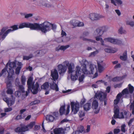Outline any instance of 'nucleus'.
Here are the masks:
<instances>
[{"instance_id": "nucleus-61", "label": "nucleus", "mask_w": 134, "mask_h": 134, "mask_svg": "<svg viewBox=\"0 0 134 134\" xmlns=\"http://www.w3.org/2000/svg\"><path fill=\"white\" fill-rule=\"evenodd\" d=\"M121 67V65L120 64L118 63L114 67L115 69H116L117 68H120Z\"/></svg>"}, {"instance_id": "nucleus-22", "label": "nucleus", "mask_w": 134, "mask_h": 134, "mask_svg": "<svg viewBox=\"0 0 134 134\" xmlns=\"http://www.w3.org/2000/svg\"><path fill=\"white\" fill-rule=\"evenodd\" d=\"M111 3L115 6L121 5L122 4L121 0H110Z\"/></svg>"}, {"instance_id": "nucleus-7", "label": "nucleus", "mask_w": 134, "mask_h": 134, "mask_svg": "<svg viewBox=\"0 0 134 134\" xmlns=\"http://www.w3.org/2000/svg\"><path fill=\"white\" fill-rule=\"evenodd\" d=\"M114 114L113 115V117L115 119H124V118L123 112H121L119 114V109L118 106H114Z\"/></svg>"}, {"instance_id": "nucleus-45", "label": "nucleus", "mask_w": 134, "mask_h": 134, "mask_svg": "<svg viewBox=\"0 0 134 134\" xmlns=\"http://www.w3.org/2000/svg\"><path fill=\"white\" fill-rule=\"evenodd\" d=\"M67 108L66 110V114H65L66 115H68L70 111V105L69 104H68L67 105Z\"/></svg>"}, {"instance_id": "nucleus-35", "label": "nucleus", "mask_w": 134, "mask_h": 134, "mask_svg": "<svg viewBox=\"0 0 134 134\" xmlns=\"http://www.w3.org/2000/svg\"><path fill=\"white\" fill-rule=\"evenodd\" d=\"M98 70L100 72H101L104 70L103 67L99 63H97Z\"/></svg>"}, {"instance_id": "nucleus-46", "label": "nucleus", "mask_w": 134, "mask_h": 134, "mask_svg": "<svg viewBox=\"0 0 134 134\" xmlns=\"http://www.w3.org/2000/svg\"><path fill=\"white\" fill-rule=\"evenodd\" d=\"M84 130V127L82 126H80L79 131L81 133Z\"/></svg>"}, {"instance_id": "nucleus-26", "label": "nucleus", "mask_w": 134, "mask_h": 134, "mask_svg": "<svg viewBox=\"0 0 134 134\" xmlns=\"http://www.w3.org/2000/svg\"><path fill=\"white\" fill-rule=\"evenodd\" d=\"M49 87V84L48 82H45L41 86V89L47 90Z\"/></svg>"}, {"instance_id": "nucleus-10", "label": "nucleus", "mask_w": 134, "mask_h": 134, "mask_svg": "<svg viewBox=\"0 0 134 134\" xmlns=\"http://www.w3.org/2000/svg\"><path fill=\"white\" fill-rule=\"evenodd\" d=\"M107 97L106 93L102 91H97L95 94L94 98L99 99L100 101L103 102L104 98Z\"/></svg>"}, {"instance_id": "nucleus-47", "label": "nucleus", "mask_w": 134, "mask_h": 134, "mask_svg": "<svg viewBox=\"0 0 134 134\" xmlns=\"http://www.w3.org/2000/svg\"><path fill=\"white\" fill-rule=\"evenodd\" d=\"M33 15L32 14L30 13L28 14H25V18L27 19L30 17H31Z\"/></svg>"}, {"instance_id": "nucleus-8", "label": "nucleus", "mask_w": 134, "mask_h": 134, "mask_svg": "<svg viewBox=\"0 0 134 134\" xmlns=\"http://www.w3.org/2000/svg\"><path fill=\"white\" fill-rule=\"evenodd\" d=\"M72 112L74 114H76L80 108L79 103L78 102H71L70 103Z\"/></svg>"}, {"instance_id": "nucleus-57", "label": "nucleus", "mask_w": 134, "mask_h": 134, "mask_svg": "<svg viewBox=\"0 0 134 134\" xmlns=\"http://www.w3.org/2000/svg\"><path fill=\"white\" fill-rule=\"evenodd\" d=\"M22 117L21 115H17L15 118V120H19V119H22Z\"/></svg>"}, {"instance_id": "nucleus-38", "label": "nucleus", "mask_w": 134, "mask_h": 134, "mask_svg": "<svg viewBox=\"0 0 134 134\" xmlns=\"http://www.w3.org/2000/svg\"><path fill=\"white\" fill-rule=\"evenodd\" d=\"M79 82H82L83 80L85 77V75L84 74H81L80 76H79Z\"/></svg>"}, {"instance_id": "nucleus-62", "label": "nucleus", "mask_w": 134, "mask_h": 134, "mask_svg": "<svg viewBox=\"0 0 134 134\" xmlns=\"http://www.w3.org/2000/svg\"><path fill=\"white\" fill-rule=\"evenodd\" d=\"M90 130V126L88 125L87 126V128L86 130V132H89Z\"/></svg>"}, {"instance_id": "nucleus-28", "label": "nucleus", "mask_w": 134, "mask_h": 134, "mask_svg": "<svg viewBox=\"0 0 134 134\" xmlns=\"http://www.w3.org/2000/svg\"><path fill=\"white\" fill-rule=\"evenodd\" d=\"M63 129L62 128H55L53 130L54 134H60L62 133Z\"/></svg>"}, {"instance_id": "nucleus-14", "label": "nucleus", "mask_w": 134, "mask_h": 134, "mask_svg": "<svg viewBox=\"0 0 134 134\" xmlns=\"http://www.w3.org/2000/svg\"><path fill=\"white\" fill-rule=\"evenodd\" d=\"M3 100L7 104L8 106H11L14 103L15 100L14 99L9 98L8 97H4L3 98Z\"/></svg>"}, {"instance_id": "nucleus-55", "label": "nucleus", "mask_w": 134, "mask_h": 134, "mask_svg": "<svg viewBox=\"0 0 134 134\" xmlns=\"http://www.w3.org/2000/svg\"><path fill=\"white\" fill-rule=\"evenodd\" d=\"M120 100H119L118 99H116L114 100V104H115L117 105L119 102Z\"/></svg>"}, {"instance_id": "nucleus-43", "label": "nucleus", "mask_w": 134, "mask_h": 134, "mask_svg": "<svg viewBox=\"0 0 134 134\" xmlns=\"http://www.w3.org/2000/svg\"><path fill=\"white\" fill-rule=\"evenodd\" d=\"M19 89L21 92L24 93V88L23 85H20L19 86Z\"/></svg>"}, {"instance_id": "nucleus-58", "label": "nucleus", "mask_w": 134, "mask_h": 134, "mask_svg": "<svg viewBox=\"0 0 134 134\" xmlns=\"http://www.w3.org/2000/svg\"><path fill=\"white\" fill-rule=\"evenodd\" d=\"M98 52V50H97L96 51H94L93 52H92L91 53V55H93L94 56L97 54Z\"/></svg>"}, {"instance_id": "nucleus-4", "label": "nucleus", "mask_w": 134, "mask_h": 134, "mask_svg": "<svg viewBox=\"0 0 134 134\" xmlns=\"http://www.w3.org/2000/svg\"><path fill=\"white\" fill-rule=\"evenodd\" d=\"M33 79L31 76H30L28 78L27 84L28 90H31L32 88L33 90V94H36L38 92L39 85L37 82H36L34 85V83L32 82Z\"/></svg>"}, {"instance_id": "nucleus-59", "label": "nucleus", "mask_w": 134, "mask_h": 134, "mask_svg": "<svg viewBox=\"0 0 134 134\" xmlns=\"http://www.w3.org/2000/svg\"><path fill=\"white\" fill-rule=\"evenodd\" d=\"M120 132V130L119 129H115L114 130V132L115 134L118 133Z\"/></svg>"}, {"instance_id": "nucleus-31", "label": "nucleus", "mask_w": 134, "mask_h": 134, "mask_svg": "<svg viewBox=\"0 0 134 134\" xmlns=\"http://www.w3.org/2000/svg\"><path fill=\"white\" fill-rule=\"evenodd\" d=\"M65 105L61 106L59 109V113L60 115H62L65 114Z\"/></svg>"}, {"instance_id": "nucleus-17", "label": "nucleus", "mask_w": 134, "mask_h": 134, "mask_svg": "<svg viewBox=\"0 0 134 134\" xmlns=\"http://www.w3.org/2000/svg\"><path fill=\"white\" fill-rule=\"evenodd\" d=\"M90 15V19L93 21L97 20L102 18V16L98 14L91 13Z\"/></svg>"}, {"instance_id": "nucleus-24", "label": "nucleus", "mask_w": 134, "mask_h": 134, "mask_svg": "<svg viewBox=\"0 0 134 134\" xmlns=\"http://www.w3.org/2000/svg\"><path fill=\"white\" fill-rule=\"evenodd\" d=\"M91 108V104L90 103H87L85 104L83 106L84 110L85 111H87L89 110Z\"/></svg>"}, {"instance_id": "nucleus-63", "label": "nucleus", "mask_w": 134, "mask_h": 134, "mask_svg": "<svg viewBox=\"0 0 134 134\" xmlns=\"http://www.w3.org/2000/svg\"><path fill=\"white\" fill-rule=\"evenodd\" d=\"M110 90V86H108L106 88V91L108 93H109Z\"/></svg>"}, {"instance_id": "nucleus-49", "label": "nucleus", "mask_w": 134, "mask_h": 134, "mask_svg": "<svg viewBox=\"0 0 134 134\" xmlns=\"http://www.w3.org/2000/svg\"><path fill=\"white\" fill-rule=\"evenodd\" d=\"M122 96V94L121 93H118L116 96V99H118L120 100V99Z\"/></svg>"}, {"instance_id": "nucleus-9", "label": "nucleus", "mask_w": 134, "mask_h": 134, "mask_svg": "<svg viewBox=\"0 0 134 134\" xmlns=\"http://www.w3.org/2000/svg\"><path fill=\"white\" fill-rule=\"evenodd\" d=\"M104 40L106 41L110 42L114 44L121 45L122 44V41L118 39L113 38L111 37L105 38Z\"/></svg>"}, {"instance_id": "nucleus-16", "label": "nucleus", "mask_w": 134, "mask_h": 134, "mask_svg": "<svg viewBox=\"0 0 134 134\" xmlns=\"http://www.w3.org/2000/svg\"><path fill=\"white\" fill-rule=\"evenodd\" d=\"M51 76L52 77V79L54 81H55L58 78V73L57 70L54 69L53 71H51Z\"/></svg>"}, {"instance_id": "nucleus-6", "label": "nucleus", "mask_w": 134, "mask_h": 134, "mask_svg": "<svg viewBox=\"0 0 134 134\" xmlns=\"http://www.w3.org/2000/svg\"><path fill=\"white\" fill-rule=\"evenodd\" d=\"M39 27V24L37 23L32 24L30 23H24L20 24L19 28L22 29L27 27L30 28L31 30H38V28Z\"/></svg>"}, {"instance_id": "nucleus-25", "label": "nucleus", "mask_w": 134, "mask_h": 134, "mask_svg": "<svg viewBox=\"0 0 134 134\" xmlns=\"http://www.w3.org/2000/svg\"><path fill=\"white\" fill-rule=\"evenodd\" d=\"M46 53L45 50L44 49H42L39 51H37L34 53L36 54V56H42L45 54Z\"/></svg>"}, {"instance_id": "nucleus-52", "label": "nucleus", "mask_w": 134, "mask_h": 134, "mask_svg": "<svg viewBox=\"0 0 134 134\" xmlns=\"http://www.w3.org/2000/svg\"><path fill=\"white\" fill-rule=\"evenodd\" d=\"M84 25L83 23L82 22H79L77 24V26H83Z\"/></svg>"}, {"instance_id": "nucleus-56", "label": "nucleus", "mask_w": 134, "mask_h": 134, "mask_svg": "<svg viewBox=\"0 0 134 134\" xmlns=\"http://www.w3.org/2000/svg\"><path fill=\"white\" fill-rule=\"evenodd\" d=\"M104 82V81L102 80H100L96 81V83L98 85L100 84L101 83H103Z\"/></svg>"}, {"instance_id": "nucleus-13", "label": "nucleus", "mask_w": 134, "mask_h": 134, "mask_svg": "<svg viewBox=\"0 0 134 134\" xmlns=\"http://www.w3.org/2000/svg\"><path fill=\"white\" fill-rule=\"evenodd\" d=\"M66 67L62 64H59L58 66V70L60 74L64 73L66 70Z\"/></svg>"}, {"instance_id": "nucleus-5", "label": "nucleus", "mask_w": 134, "mask_h": 134, "mask_svg": "<svg viewBox=\"0 0 134 134\" xmlns=\"http://www.w3.org/2000/svg\"><path fill=\"white\" fill-rule=\"evenodd\" d=\"M107 29L104 26L99 27L96 29L94 32V35L96 36V40L97 41H100L102 39L101 36L104 32L106 31Z\"/></svg>"}, {"instance_id": "nucleus-64", "label": "nucleus", "mask_w": 134, "mask_h": 134, "mask_svg": "<svg viewBox=\"0 0 134 134\" xmlns=\"http://www.w3.org/2000/svg\"><path fill=\"white\" fill-rule=\"evenodd\" d=\"M30 59V58H29V57L28 56H24L23 57V59L24 60H28Z\"/></svg>"}, {"instance_id": "nucleus-50", "label": "nucleus", "mask_w": 134, "mask_h": 134, "mask_svg": "<svg viewBox=\"0 0 134 134\" xmlns=\"http://www.w3.org/2000/svg\"><path fill=\"white\" fill-rule=\"evenodd\" d=\"M86 101V99L85 98H83L81 99L80 103L81 105H83L85 102Z\"/></svg>"}, {"instance_id": "nucleus-40", "label": "nucleus", "mask_w": 134, "mask_h": 134, "mask_svg": "<svg viewBox=\"0 0 134 134\" xmlns=\"http://www.w3.org/2000/svg\"><path fill=\"white\" fill-rule=\"evenodd\" d=\"M69 45H67L65 46H62L60 47V49L63 51L65 50L67 48L69 47Z\"/></svg>"}, {"instance_id": "nucleus-33", "label": "nucleus", "mask_w": 134, "mask_h": 134, "mask_svg": "<svg viewBox=\"0 0 134 134\" xmlns=\"http://www.w3.org/2000/svg\"><path fill=\"white\" fill-rule=\"evenodd\" d=\"M85 115V112L83 111H80L79 112V115L80 118H81V121H82Z\"/></svg>"}, {"instance_id": "nucleus-21", "label": "nucleus", "mask_w": 134, "mask_h": 134, "mask_svg": "<svg viewBox=\"0 0 134 134\" xmlns=\"http://www.w3.org/2000/svg\"><path fill=\"white\" fill-rule=\"evenodd\" d=\"M64 65L68 66V73H71L72 72V67L71 64H69V62L67 61H65L63 63Z\"/></svg>"}, {"instance_id": "nucleus-3", "label": "nucleus", "mask_w": 134, "mask_h": 134, "mask_svg": "<svg viewBox=\"0 0 134 134\" xmlns=\"http://www.w3.org/2000/svg\"><path fill=\"white\" fill-rule=\"evenodd\" d=\"M40 27L38 30H41L42 32L46 33L51 30V27L53 30H55L56 28L55 25L51 24L47 21L44 22L42 24L39 25Z\"/></svg>"}, {"instance_id": "nucleus-12", "label": "nucleus", "mask_w": 134, "mask_h": 134, "mask_svg": "<svg viewBox=\"0 0 134 134\" xmlns=\"http://www.w3.org/2000/svg\"><path fill=\"white\" fill-rule=\"evenodd\" d=\"M13 68H9L8 70H7L8 72V75L7 76L8 83L9 84L11 83V81L13 80V75L14 74Z\"/></svg>"}, {"instance_id": "nucleus-19", "label": "nucleus", "mask_w": 134, "mask_h": 134, "mask_svg": "<svg viewBox=\"0 0 134 134\" xmlns=\"http://www.w3.org/2000/svg\"><path fill=\"white\" fill-rule=\"evenodd\" d=\"M54 81H53L52 83H50V88L52 90H55L56 91H57L59 90V88L57 85L55 83Z\"/></svg>"}, {"instance_id": "nucleus-60", "label": "nucleus", "mask_w": 134, "mask_h": 134, "mask_svg": "<svg viewBox=\"0 0 134 134\" xmlns=\"http://www.w3.org/2000/svg\"><path fill=\"white\" fill-rule=\"evenodd\" d=\"M6 115V113H1L0 114V118H2L5 116Z\"/></svg>"}, {"instance_id": "nucleus-51", "label": "nucleus", "mask_w": 134, "mask_h": 134, "mask_svg": "<svg viewBox=\"0 0 134 134\" xmlns=\"http://www.w3.org/2000/svg\"><path fill=\"white\" fill-rule=\"evenodd\" d=\"M119 33L120 34H122L124 33V32H123V29L122 27H121L118 30Z\"/></svg>"}, {"instance_id": "nucleus-34", "label": "nucleus", "mask_w": 134, "mask_h": 134, "mask_svg": "<svg viewBox=\"0 0 134 134\" xmlns=\"http://www.w3.org/2000/svg\"><path fill=\"white\" fill-rule=\"evenodd\" d=\"M35 124V122H31L29 124L26 126L27 127V131L29 129L32 128Z\"/></svg>"}, {"instance_id": "nucleus-54", "label": "nucleus", "mask_w": 134, "mask_h": 134, "mask_svg": "<svg viewBox=\"0 0 134 134\" xmlns=\"http://www.w3.org/2000/svg\"><path fill=\"white\" fill-rule=\"evenodd\" d=\"M125 125H123L121 126V130L123 132H125Z\"/></svg>"}, {"instance_id": "nucleus-32", "label": "nucleus", "mask_w": 134, "mask_h": 134, "mask_svg": "<svg viewBox=\"0 0 134 134\" xmlns=\"http://www.w3.org/2000/svg\"><path fill=\"white\" fill-rule=\"evenodd\" d=\"M128 87L129 93L130 94H132L134 91V87L130 84H129L128 85Z\"/></svg>"}, {"instance_id": "nucleus-36", "label": "nucleus", "mask_w": 134, "mask_h": 134, "mask_svg": "<svg viewBox=\"0 0 134 134\" xmlns=\"http://www.w3.org/2000/svg\"><path fill=\"white\" fill-rule=\"evenodd\" d=\"M21 80L22 84L23 85H25L26 81V78L25 76L22 75L21 76Z\"/></svg>"}, {"instance_id": "nucleus-2", "label": "nucleus", "mask_w": 134, "mask_h": 134, "mask_svg": "<svg viewBox=\"0 0 134 134\" xmlns=\"http://www.w3.org/2000/svg\"><path fill=\"white\" fill-rule=\"evenodd\" d=\"M10 28L7 29L8 27V26H4L2 27L0 32V36L1 38L3 40L10 32L18 30V25H15L10 26Z\"/></svg>"}, {"instance_id": "nucleus-18", "label": "nucleus", "mask_w": 134, "mask_h": 134, "mask_svg": "<svg viewBox=\"0 0 134 134\" xmlns=\"http://www.w3.org/2000/svg\"><path fill=\"white\" fill-rule=\"evenodd\" d=\"M27 131V128L26 126H21V127H18L15 129V131L17 133L25 132Z\"/></svg>"}, {"instance_id": "nucleus-41", "label": "nucleus", "mask_w": 134, "mask_h": 134, "mask_svg": "<svg viewBox=\"0 0 134 134\" xmlns=\"http://www.w3.org/2000/svg\"><path fill=\"white\" fill-rule=\"evenodd\" d=\"M40 102V101L38 100H35L31 102L30 103V105H33L37 104L39 103Z\"/></svg>"}, {"instance_id": "nucleus-30", "label": "nucleus", "mask_w": 134, "mask_h": 134, "mask_svg": "<svg viewBox=\"0 0 134 134\" xmlns=\"http://www.w3.org/2000/svg\"><path fill=\"white\" fill-rule=\"evenodd\" d=\"M54 119V117L50 115H47L46 117V120L48 121L52 122L53 121Z\"/></svg>"}, {"instance_id": "nucleus-53", "label": "nucleus", "mask_w": 134, "mask_h": 134, "mask_svg": "<svg viewBox=\"0 0 134 134\" xmlns=\"http://www.w3.org/2000/svg\"><path fill=\"white\" fill-rule=\"evenodd\" d=\"M122 84L121 83H120L119 84H117L114 85V87L116 88L117 87L120 88L122 86Z\"/></svg>"}, {"instance_id": "nucleus-1", "label": "nucleus", "mask_w": 134, "mask_h": 134, "mask_svg": "<svg viewBox=\"0 0 134 134\" xmlns=\"http://www.w3.org/2000/svg\"><path fill=\"white\" fill-rule=\"evenodd\" d=\"M89 69L90 71H88L86 68V65L85 64H83L82 65V72L81 71V68L79 66H77L76 67V71L73 70L72 69V72L69 73L71 74V79L72 81H75L78 78V76H80L81 74L83 73L84 74H93L94 73V68L93 65L92 64H90L89 65Z\"/></svg>"}, {"instance_id": "nucleus-42", "label": "nucleus", "mask_w": 134, "mask_h": 134, "mask_svg": "<svg viewBox=\"0 0 134 134\" xmlns=\"http://www.w3.org/2000/svg\"><path fill=\"white\" fill-rule=\"evenodd\" d=\"M126 24L130 25L131 27L134 26V22L133 21H127L126 22Z\"/></svg>"}, {"instance_id": "nucleus-44", "label": "nucleus", "mask_w": 134, "mask_h": 134, "mask_svg": "<svg viewBox=\"0 0 134 134\" xmlns=\"http://www.w3.org/2000/svg\"><path fill=\"white\" fill-rule=\"evenodd\" d=\"M8 63L6 64V65L5 66V68L2 70L1 71V74H2V75L6 72V70H7V69L8 67Z\"/></svg>"}, {"instance_id": "nucleus-20", "label": "nucleus", "mask_w": 134, "mask_h": 134, "mask_svg": "<svg viewBox=\"0 0 134 134\" xmlns=\"http://www.w3.org/2000/svg\"><path fill=\"white\" fill-rule=\"evenodd\" d=\"M12 86L11 83H8V81H7V90L6 91V93L7 94H12L13 93V90L10 88V87H11Z\"/></svg>"}, {"instance_id": "nucleus-29", "label": "nucleus", "mask_w": 134, "mask_h": 134, "mask_svg": "<svg viewBox=\"0 0 134 134\" xmlns=\"http://www.w3.org/2000/svg\"><path fill=\"white\" fill-rule=\"evenodd\" d=\"M21 63H19L18 64L19 66L17 67L15 69V74H16L19 75V74L20 70L21 69Z\"/></svg>"}, {"instance_id": "nucleus-27", "label": "nucleus", "mask_w": 134, "mask_h": 134, "mask_svg": "<svg viewBox=\"0 0 134 134\" xmlns=\"http://www.w3.org/2000/svg\"><path fill=\"white\" fill-rule=\"evenodd\" d=\"M120 59L123 61H126L127 59V51H125L123 54L122 56H120Z\"/></svg>"}, {"instance_id": "nucleus-37", "label": "nucleus", "mask_w": 134, "mask_h": 134, "mask_svg": "<svg viewBox=\"0 0 134 134\" xmlns=\"http://www.w3.org/2000/svg\"><path fill=\"white\" fill-rule=\"evenodd\" d=\"M9 66L10 68H14L16 67V63L13 62H10L9 64Z\"/></svg>"}, {"instance_id": "nucleus-23", "label": "nucleus", "mask_w": 134, "mask_h": 134, "mask_svg": "<svg viewBox=\"0 0 134 134\" xmlns=\"http://www.w3.org/2000/svg\"><path fill=\"white\" fill-rule=\"evenodd\" d=\"M118 51V49L116 48H105V51L108 53H114Z\"/></svg>"}, {"instance_id": "nucleus-48", "label": "nucleus", "mask_w": 134, "mask_h": 134, "mask_svg": "<svg viewBox=\"0 0 134 134\" xmlns=\"http://www.w3.org/2000/svg\"><path fill=\"white\" fill-rule=\"evenodd\" d=\"M12 109L11 107L6 108L4 109V111L5 112H8L12 111Z\"/></svg>"}, {"instance_id": "nucleus-11", "label": "nucleus", "mask_w": 134, "mask_h": 134, "mask_svg": "<svg viewBox=\"0 0 134 134\" xmlns=\"http://www.w3.org/2000/svg\"><path fill=\"white\" fill-rule=\"evenodd\" d=\"M98 103L97 100H93L92 105V108L93 110H95L94 113L95 114H98L99 112L100 107H98Z\"/></svg>"}, {"instance_id": "nucleus-15", "label": "nucleus", "mask_w": 134, "mask_h": 134, "mask_svg": "<svg viewBox=\"0 0 134 134\" xmlns=\"http://www.w3.org/2000/svg\"><path fill=\"white\" fill-rule=\"evenodd\" d=\"M89 32L87 31L84 32L82 35L80 37V38H82L83 41H86L88 42H91L96 43V41L94 40H93L90 39H88L84 37H86L88 35Z\"/></svg>"}, {"instance_id": "nucleus-39", "label": "nucleus", "mask_w": 134, "mask_h": 134, "mask_svg": "<svg viewBox=\"0 0 134 134\" xmlns=\"http://www.w3.org/2000/svg\"><path fill=\"white\" fill-rule=\"evenodd\" d=\"M121 93L122 95L125 94H129L128 89L126 88L124 89L121 92Z\"/></svg>"}]
</instances>
